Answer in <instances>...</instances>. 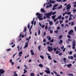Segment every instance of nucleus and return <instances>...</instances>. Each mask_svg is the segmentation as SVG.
<instances>
[{"label": "nucleus", "mask_w": 76, "mask_h": 76, "mask_svg": "<svg viewBox=\"0 0 76 76\" xmlns=\"http://www.w3.org/2000/svg\"><path fill=\"white\" fill-rule=\"evenodd\" d=\"M36 15L37 16L38 18H39V20H42L43 18H42V14H39V12H37L36 14Z\"/></svg>", "instance_id": "f257e3e1"}, {"label": "nucleus", "mask_w": 76, "mask_h": 76, "mask_svg": "<svg viewBox=\"0 0 76 76\" xmlns=\"http://www.w3.org/2000/svg\"><path fill=\"white\" fill-rule=\"evenodd\" d=\"M76 41L75 40H73L72 42V48L73 50L75 49V46H76Z\"/></svg>", "instance_id": "f03ea898"}, {"label": "nucleus", "mask_w": 76, "mask_h": 76, "mask_svg": "<svg viewBox=\"0 0 76 76\" xmlns=\"http://www.w3.org/2000/svg\"><path fill=\"white\" fill-rule=\"evenodd\" d=\"M48 50L49 51H53V48L52 47H50V46H48Z\"/></svg>", "instance_id": "7ed1b4c3"}, {"label": "nucleus", "mask_w": 76, "mask_h": 76, "mask_svg": "<svg viewBox=\"0 0 76 76\" xmlns=\"http://www.w3.org/2000/svg\"><path fill=\"white\" fill-rule=\"evenodd\" d=\"M70 4H69L66 6V10H67V11H69V9H70L71 8V6H70Z\"/></svg>", "instance_id": "20e7f679"}, {"label": "nucleus", "mask_w": 76, "mask_h": 76, "mask_svg": "<svg viewBox=\"0 0 76 76\" xmlns=\"http://www.w3.org/2000/svg\"><path fill=\"white\" fill-rule=\"evenodd\" d=\"M73 32H74V31H73V30H71L69 32L68 34L70 35H71L72 34V33H73Z\"/></svg>", "instance_id": "39448f33"}, {"label": "nucleus", "mask_w": 76, "mask_h": 76, "mask_svg": "<svg viewBox=\"0 0 76 76\" xmlns=\"http://www.w3.org/2000/svg\"><path fill=\"white\" fill-rule=\"evenodd\" d=\"M5 72V71H4L3 69H0V73L1 74H3Z\"/></svg>", "instance_id": "423d86ee"}, {"label": "nucleus", "mask_w": 76, "mask_h": 76, "mask_svg": "<svg viewBox=\"0 0 76 76\" xmlns=\"http://www.w3.org/2000/svg\"><path fill=\"white\" fill-rule=\"evenodd\" d=\"M28 44H29V42L28 41L26 43L25 46L24 48H26V47H28Z\"/></svg>", "instance_id": "0eeeda50"}, {"label": "nucleus", "mask_w": 76, "mask_h": 76, "mask_svg": "<svg viewBox=\"0 0 76 76\" xmlns=\"http://www.w3.org/2000/svg\"><path fill=\"white\" fill-rule=\"evenodd\" d=\"M40 11L42 13H45V12H46V11L44 10V8H41L40 10Z\"/></svg>", "instance_id": "6e6552de"}, {"label": "nucleus", "mask_w": 76, "mask_h": 76, "mask_svg": "<svg viewBox=\"0 0 76 76\" xmlns=\"http://www.w3.org/2000/svg\"><path fill=\"white\" fill-rule=\"evenodd\" d=\"M45 72L48 74H50V70H45Z\"/></svg>", "instance_id": "1a4fd4ad"}, {"label": "nucleus", "mask_w": 76, "mask_h": 76, "mask_svg": "<svg viewBox=\"0 0 76 76\" xmlns=\"http://www.w3.org/2000/svg\"><path fill=\"white\" fill-rule=\"evenodd\" d=\"M30 53L31 54V55H32V56H33L34 55V52L33 51V50H30Z\"/></svg>", "instance_id": "9d476101"}, {"label": "nucleus", "mask_w": 76, "mask_h": 76, "mask_svg": "<svg viewBox=\"0 0 76 76\" xmlns=\"http://www.w3.org/2000/svg\"><path fill=\"white\" fill-rule=\"evenodd\" d=\"M47 39H48V40L50 41V40H51V38L49 36H47Z\"/></svg>", "instance_id": "9b49d317"}, {"label": "nucleus", "mask_w": 76, "mask_h": 76, "mask_svg": "<svg viewBox=\"0 0 76 76\" xmlns=\"http://www.w3.org/2000/svg\"><path fill=\"white\" fill-rule=\"evenodd\" d=\"M24 31L25 32V35H26V27H25L24 29Z\"/></svg>", "instance_id": "f8f14e48"}, {"label": "nucleus", "mask_w": 76, "mask_h": 76, "mask_svg": "<svg viewBox=\"0 0 76 76\" xmlns=\"http://www.w3.org/2000/svg\"><path fill=\"white\" fill-rule=\"evenodd\" d=\"M46 15H48L49 16H51V15H52V12H49L48 13H47Z\"/></svg>", "instance_id": "ddd939ff"}, {"label": "nucleus", "mask_w": 76, "mask_h": 76, "mask_svg": "<svg viewBox=\"0 0 76 76\" xmlns=\"http://www.w3.org/2000/svg\"><path fill=\"white\" fill-rule=\"evenodd\" d=\"M67 67L69 68V67H71V66H72V65L71 64H67Z\"/></svg>", "instance_id": "4468645a"}, {"label": "nucleus", "mask_w": 76, "mask_h": 76, "mask_svg": "<svg viewBox=\"0 0 76 76\" xmlns=\"http://www.w3.org/2000/svg\"><path fill=\"white\" fill-rule=\"evenodd\" d=\"M62 37H63V36H62V35H60L59 36V39H61L62 38Z\"/></svg>", "instance_id": "2eb2a0df"}, {"label": "nucleus", "mask_w": 76, "mask_h": 76, "mask_svg": "<svg viewBox=\"0 0 76 76\" xmlns=\"http://www.w3.org/2000/svg\"><path fill=\"white\" fill-rule=\"evenodd\" d=\"M39 66L40 67H43V65L42 64H39Z\"/></svg>", "instance_id": "dca6fc26"}, {"label": "nucleus", "mask_w": 76, "mask_h": 76, "mask_svg": "<svg viewBox=\"0 0 76 76\" xmlns=\"http://www.w3.org/2000/svg\"><path fill=\"white\" fill-rule=\"evenodd\" d=\"M50 15H47V14H46V16L47 18H48V19L50 18V16H49Z\"/></svg>", "instance_id": "f3484780"}, {"label": "nucleus", "mask_w": 76, "mask_h": 76, "mask_svg": "<svg viewBox=\"0 0 76 76\" xmlns=\"http://www.w3.org/2000/svg\"><path fill=\"white\" fill-rule=\"evenodd\" d=\"M49 24L50 25H52L53 24V23L52 21H50L49 22Z\"/></svg>", "instance_id": "a211bd4d"}, {"label": "nucleus", "mask_w": 76, "mask_h": 76, "mask_svg": "<svg viewBox=\"0 0 76 76\" xmlns=\"http://www.w3.org/2000/svg\"><path fill=\"white\" fill-rule=\"evenodd\" d=\"M59 43V44H61L63 43V40H60Z\"/></svg>", "instance_id": "6ab92c4d"}, {"label": "nucleus", "mask_w": 76, "mask_h": 76, "mask_svg": "<svg viewBox=\"0 0 76 76\" xmlns=\"http://www.w3.org/2000/svg\"><path fill=\"white\" fill-rule=\"evenodd\" d=\"M38 35H40V34H41V31H40V30L39 29H38Z\"/></svg>", "instance_id": "aec40b11"}, {"label": "nucleus", "mask_w": 76, "mask_h": 76, "mask_svg": "<svg viewBox=\"0 0 76 76\" xmlns=\"http://www.w3.org/2000/svg\"><path fill=\"white\" fill-rule=\"evenodd\" d=\"M48 58L49 60H51L52 58L51 57V56H48Z\"/></svg>", "instance_id": "412c9836"}, {"label": "nucleus", "mask_w": 76, "mask_h": 76, "mask_svg": "<svg viewBox=\"0 0 76 76\" xmlns=\"http://www.w3.org/2000/svg\"><path fill=\"white\" fill-rule=\"evenodd\" d=\"M50 3H52V4H53L54 3H55V1H51L50 2Z\"/></svg>", "instance_id": "4be33fe9"}, {"label": "nucleus", "mask_w": 76, "mask_h": 76, "mask_svg": "<svg viewBox=\"0 0 76 76\" xmlns=\"http://www.w3.org/2000/svg\"><path fill=\"white\" fill-rule=\"evenodd\" d=\"M75 24V23L73 21L71 22V26H73Z\"/></svg>", "instance_id": "5701e85b"}, {"label": "nucleus", "mask_w": 76, "mask_h": 76, "mask_svg": "<svg viewBox=\"0 0 76 76\" xmlns=\"http://www.w3.org/2000/svg\"><path fill=\"white\" fill-rule=\"evenodd\" d=\"M56 15H54L53 16H52V18L53 19H55V18H56Z\"/></svg>", "instance_id": "b1692460"}, {"label": "nucleus", "mask_w": 76, "mask_h": 76, "mask_svg": "<svg viewBox=\"0 0 76 76\" xmlns=\"http://www.w3.org/2000/svg\"><path fill=\"white\" fill-rule=\"evenodd\" d=\"M66 15H71V12H66Z\"/></svg>", "instance_id": "393cba45"}, {"label": "nucleus", "mask_w": 76, "mask_h": 76, "mask_svg": "<svg viewBox=\"0 0 76 76\" xmlns=\"http://www.w3.org/2000/svg\"><path fill=\"white\" fill-rule=\"evenodd\" d=\"M62 8V5H61L58 8V9H60Z\"/></svg>", "instance_id": "a878e982"}, {"label": "nucleus", "mask_w": 76, "mask_h": 76, "mask_svg": "<svg viewBox=\"0 0 76 76\" xmlns=\"http://www.w3.org/2000/svg\"><path fill=\"white\" fill-rule=\"evenodd\" d=\"M40 57L42 58V59H44V56H40Z\"/></svg>", "instance_id": "bb28decb"}, {"label": "nucleus", "mask_w": 76, "mask_h": 76, "mask_svg": "<svg viewBox=\"0 0 76 76\" xmlns=\"http://www.w3.org/2000/svg\"><path fill=\"white\" fill-rule=\"evenodd\" d=\"M73 20V18H72V17H69V20Z\"/></svg>", "instance_id": "cd10ccee"}, {"label": "nucleus", "mask_w": 76, "mask_h": 76, "mask_svg": "<svg viewBox=\"0 0 76 76\" xmlns=\"http://www.w3.org/2000/svg\"><path fill=\"white\" fill-rule=\"evenodd\" d=\"M69 76H73V74H71V73H69L68 74Z\"/></svg>", "instance_id": "c85d7f7f"}, {"label": "nucleus", "mask_w": 76, "mask_h": 76, "mask_svg": "<svg viewBox=\"0 0 76 76\" xmlns=\"http://www.w3.org/2000/svg\"><path fill=\"white\" fill-rule=\"evenodd\" d=\"M56 13V11L53 12V13L52 12V14L53 15H54Z\"/></svg>", "instance_id": "c756f323"}, {"label": "nucleus", "mask_w": 76, "mask_h": 76, "mask_svg": "<svg viewBox=\"0 0 76 76\" xmlns=\"http://www.w3.org/2000/svg\"><path fill=\"white\" fill-rule=\"evenodd\" d=\"M61 17H62L61 15H60L59 16H58V19H60L61 18Z\"/></svg>", "instance_id": "7c9ffc66"}, {"label": "nucleus", "mask_w": 76, "mask_h": 76, "mask_svg": "<svg viewBox=\"0 0 76 76\" xmlns=\"http://www.w3.org/2000/svg\"><path fill=\"white\" fill-rule=\"evenodd\" d=\"M58 6V4H55L53 6V7H57Z\"/></svg>", "instance_id": "2f4dec72"}, {"label": "nucleus", "mask_w": 76, "mask_h": 76, "mask_svg": "<svg viewBox=\"0 0 76 76\" xmlns=\"http://www.w3.org/2000/svg\"><path fill=\"white\" fill-rule=\"evenodd\" d=\"M58 22H59V21L58 20L55 23L56 25H57V24H58Z\"/></svg>", "instance_id": "473e14b6"}, {"label": "nucleus", "mask_w": 76, "mask_h": 76, "mask_svg": "<svg viewBox=\"0 0 76 76\" xmlns=\"http://www.w3.org/2000/svg\"><path fill=\"white\" fill-rule=\"evenodd\" d=\"M63 60L64 62H66V58H63Z\"/></svg>", "instance_id": "72a5a7b5"}, {"label": "nucleus", "mask_w": 76, "mask_h": 76, "mask_svg": "<svg viewBox=\"0 0 76 76\" xmlns=\"http://www.w3.org/2000/svg\"><path fill=\"white\" fill-rule=\"evenodd\" d=\"M54 42V39H52L50 41V42Z\"/></svg>", "instance_id": "f704fd0d"}, {"label": "nucleus", "mask_w": 76, "mask_h": 76, "mask_svg": "<svg viewBox=\"0 0 76 76\" xmlns=\"http://www.w3.org/2000/svg\"><path fill=\"white\" fill-rule=\"evenodd\" d=\"M67 37L68 38H71V36L70 35H68L67 36Z\"/></svg>", "instance_id": "c9c22d12"}, {"label": "nucleus", "mask_w": 76, "mask_h": 76, "mask_svg": "<svg viewBox=\"0 0 76 76\" xmlns=\"http://www.w3.org/2000/svg\"><path fill=\"white\" fill-rule=\"evenodd\" d=\"M41 46H39L38 47V49L39 50H40V49H41Z\"/></svg>", "instance_id": "e433bc0d"}, {"label": "nucleus", "mask_w": 76, "mask_h": 76, "mask_svg": "<svg viewBox=\"0 0 76 76\" xmlns=\"http://www.w3.org/2000/svg\"><path fill=\"white\" fill-rule=\"evenodd\" d=\"M50 34H53V30H51L50 31Z\"/></svg>", "instance_id": "4c0bfd02"}, {"label": "nucleus", "mask_w": 76, "mask_h": 76, "mask_svg": "<svg viewBox=\"0 0 76 76\" xmlns=\"http://www.w3.org/2000/svg\"><path fill=\"white\" fill-rule=\"evenodd\" d=\"M53 50H54V51H55V52H56V50H57V49H56V48H53Z\"/></svg>", "instance_id": "58836bf2"}, {"label": "nucleus", "mask_w": 76, "mask_h": 76, "mask_svg": "<svg viewBox=\"0 0 76 76\" xmlns=\"http://www.w3.org/2000/svg\"><path fill=\"white\" fill-rule=\"evenodd\" d=\"M58 20V18H56L54 20V22H56V21L57 20Z\"/></svg>", "instance_id": "ea45409f"}, {"label": "nucleus", "mask_w": 76, "mask_h": 76, "mask_svg": "<svg viewBox=\"0 0 76 76\" xmlns=\"http://www.w3.org/2000/svg\"><path fill=\"white\" fill-rule=\"evenodd\" d=\"M58 30H56V31H54V33H56V34H57L58 33Z\"/></svg>", "instance_id": "a19ab883"}, {"label": "nucleus", "mask_w": 76, "mask_h": 76, "mask_svg": "<svg viewBox=\"0 0 76 76\" xmlns=\"http://www.w3.org/2000/svg\"><path fill=\"white\" fill-rule=\"evenodd\" d=\"M24 67H25L26 69H28V68H27V66H26V65H24Z\"/></svg>", "instance_id": "79ce46f5"}, {"label": "nucleus", "mask_w": 76, "mask_h": 76, "mask_svg": "<svg viewBox=\"0 0 76 76\" xmlns=\"http://www.w3.org/2000/svg\"><path fill=\"white\" fill-rule=\"evenodd\" d=\"M47 28H48V26L46 25L45 26V29L46 30H47Z\"/></svg>", "instance_id": "37998d69"}, {"label": "nucleus", "mask_w": 76, "mask_h": 76, "mask_svg": "<svg viewBox=\"0 0 76 76\" xmlns=\"http://www.w3.org/2000/svg\"><path fill=\"white\" fill-rule=\"evenodd\" d=\"M7 51H11V49L10 48L8 49L7 50Z\"/></svg>", "instance_id": "c03bdc74"}, {"label": "nucleus", "mask_w": 76, "mask_h": 76, "mask_svg": "<svg viewBox=\"0 0 76 76\" xmlns=\"http://www.w3.org/2000/svg\"><path fill=\"white\" fill-rule=\"evenodd\" d=\"M30 28V26H29V23H28V28L29 29Z\"/></svg>", "instance_id": "a18cd8bd"}, {"label": "nucleus", "mask_w": 76, "mask_h": 76, "mask_svg": "<svg viewBox=\"0 0 76 76\" xmlns=\"http://www.w3.org/2000/svg\"><path fill=\"white\" fill-rule=\"evenodd\" d=\"M63 22V21H61V20H60V24H61V23H62Z\"/></svg>", "instance_id": "49530a36"}, {"label": "nucleus", "mask_w": 76, "mask_h": 76, "mask_svg": "<svg viewBox=\"0 0 76 76\" xmlns=\"http://www.w3.org/2000/svg\"><path fill=\"white\" fill-rule=\"evenodd\" d=\"M48 29L49 31H50V29H51V27H48Z\"/></svg>", "instance_id": "de8ad7c7"}, {"label": "nucleus", "mask_w": 76, "mask_h": 76, "mask_svg": "<svg viewBox=\"0 0 76 76\" xmlns=\"http://www.w3.org/2000/svg\"><path fill=\"white\" fill-rule=\"evenodd\" d=\"M20 54H22V52L20 51L19 53V55H20Z\"/></svg>", "instance_id": "09e8293b"}, {"label": "nucleus", "mask_w": 76, "mask_h": 76, "mask_svg": "<svg viewBox=\"0 0 76 76\" xmlns=\"http://www.w3.org/2000/svg\"><path fill=\"white\" fill-rule=\"evenodd\" d=\"M58 55H59V56H62V55H63V53H59Z\"/></svg>", "instance_id": "8fccbe9b"}, {"label": "nucleus", "mask_w": 76, "mask_h": 76, "mask_svg": "<svg viewBox=\"0 0 76 76\" xmlns=\"http://www.w3.org/2000/svg\"><path fill=\"white\" fill-rule=\"evenodd\" d=\"M53 61L54 62V63H56L57 61H56V60H53Z\"/></svg>", "instance_id": "3c124183"}, {"label": "nucleus", "mask_w": 76, "mask_h": 76, "mask_svg": "<svg viewBox=\"0 0 76 76\" xmlns=\"http://www.w3.org/2000/svg\"><path fill=\"white\" fill-rule=\"evenodd\" d=\"M52 4H49V7H52Z\"/></svg>", "instance_id": "603ef678"}, {"label": "nucleus", "mask_w": 76, "mask_h": 76, "mask_svg": "<svg viewBox=\"0 0 76 76\" xmlns=\"http://www.w3.org/2000/svg\"><path fill=\"white\" fill-rule=\"evenodd\" d=\"M72 52L71 51L69 52V54L70 55H71V54H72Z\"/></svg>", "instance_id": "864d4df0"}, {"label": "nucleus", "mask_w": 76, "mask_h": 76, "mask_svg": "<svg viewBox=\"0 0 76 76\" xmlns=\"http://www.w3.org/2000/svg\"><path fill=\"white\" fill-rule=\"evenodd\" d=\"M66 13H67V12H66L65 13H63V16H64V15H66Z\"/></svg>", "instance_id": "5fc2aeb1"}, {"label": "nucleus", "mask_w": 76, "mask_h": 76, "mask_svg": "<svg viewBox=\"0 0 76 76\" xmlns=\"http://www.w3.org/2000/svg\"><path fill=\"white\" fill-rule=\"evenodd\" d=\"M60 27L59 26H58L57 27V29L58 30H59V29H60Z\"/></svg>", "instance_id": "6e6d98bb"}, {"label": "nucleus", "mask_w": 76, "mask_h": 76, "mask_svg": "<svg viewBox=\"0 0 76 76\" xmlns=\"http://www.w3.org/2000/svg\"><path fill=\"white\" fill-rule=\"evenodd\" d=\"M45 27V25H42V28H44V27Z\"/></svg>", "instance_id": "4d7b16f0"}, {"label": "nucleus", "mask_w": 76, "mask_h": 76, "mask_svg": "<svg viewBox=\"0 0 76 76\" xmlns=\"http://www.w3.org/2000/svg\"><path fill=\"white\" fill-rule=\"evenodd\" d=\"M53 72L55 73V75H57V73L56 71H53Z\"/></svg>", "instance_id": "13d9d810"}, {"label": "nucleus", "mask_w": 76, "mask_h": 76, "mask_svg": "<svg viewBox=\"0 0 76 76\" xmlns=\"http://www.w3.org/2000/svg\"><path fill=\"white\" fill-rule=\"evenodd\" d=\"M43 42H46V40L45 39H43Z\"/></svg>", "instance_id": "bf43d9fd"}, {"label": "nucleus", "mask_w": 76, "mask_h": 76, "mask_svg": "<svg viewBox=\"0 0 76 76\" xmlns=\"http://www.w3.org/2000/svg\"><path fill=\"white\" fill-rule=\"evenodd\" d=\"M21 35H22V32L20 33L19 36L20 38V37H21Z\"/></svg>", "instance_id": "052dcab7"}, {"label": "nucleus", "mask_w": 76, "mask_h": 76, "mask_svg": "<svg viewBox=\"0 0 76 76\" xmlns=\"http://www.w3.org/2000/svg\"><path fill=\"white\" fill-rule=\"evenodd\" d=\"M16 54H17V53H16L13 55V58H14V57H15V55H16Z\"/></svg>", "instance_id": "680f3d73"}, {"label": "nucleus", "mask_w": 76, "mask_h": 76, "mask_svg": "<svg viewBox=\"0 0 76 76\" xmlns=\"http://www.w3.org/2000/svg\"><path fill=\"white\" fill-rule=\"evenodd\" d=\"M68 40L69 41H70V42L72 41V40L70 39H68Z\"/></svg>", "instance_id": "e2e57ef3"}, {"label": "nucleus", "mask_w": 76, "mask_h": 76, "mask_svg": "<svg viewBox=\"0 0 76 76\" xmlns=\"http://www.w3.org/2000/svg\"><path fill=\"white\" fill-rule=\"evenodd\" d=\"M61 1V0H56V1H58V2H60Z\"/></svg>", "instance_id": "0e129e2a"}, {"label": "nucleus", "mask_w": 76, "mask_h": 76, "mask_svg": "<svg viewBox=\"0 0 76 76\" xmlns=\"http://www.w3.org/2000/svg\"><path fill=\"white\" fill-rule=\"evenodd\" d=\"M73 12H76V9H75L73 10Z\"/></svg>", "instance_id": "69168bd1"}, {"label": "nucleus", "mask_w": 76, "mask_h": 76, "mask_svg": "<svg viewBox=\"0 0 76 76\" xmlns=\"http://www.w3.org/2000/svg\"><path fill=\"white\" fill-rule=\"evenodd\" d=\"M15 46V44H14L12 46V48L14 47Z\"/></svg>", "instance_id": "338daca9"}, {"label": "nucleus", "mask_w": 76, "mask_h": 76, "mask_svg": "<svg viewBox=\"0 0 76 76\" xmlns=\"http://www.w3.org/2000/svg\"><path fill=\"white\" fill-rule=\"evenodd\" d=\"M56 54H58V51L57 50L56 52Z\"/></svg>", "instance_id": "774afa93"}]
</instances>
